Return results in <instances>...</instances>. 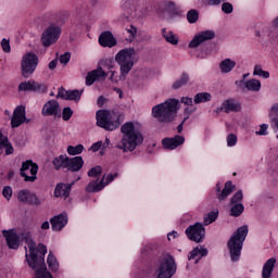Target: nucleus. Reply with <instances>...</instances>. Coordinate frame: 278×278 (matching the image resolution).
Listing matches in <instances>:
<instances>
[{
	"mask_svg": "<svg viewBox=\"0 0 278 278\" xmlns=\"http://www.w3.org/2000/svg\"><path fill=\"white\" fill-rule=\"evenodd\" d=\"M122 137L115 143V149L122 153H131L144 142L142 125L138 122H126L121 127Z\"/></svg>",
	"mask_w": 278,
	"mask_h": 278,
	"instance_id": "f257e3e1",
	"label": "nucleus"
},
{
	"mask_svg": "<svg viewBox=\"0 0 278 278\" xmlns=\"http://www.w3.org/2000/svg\"><path fill=\"white\" fill-rule=\"evenodd\" d=\"M3 236L7 240L9 249H18L21 247V240L28 247L29 254L26 252V262L28 266H34V258L40 255V250L36 248V242L31 239V231L25 228L21 232H16L15 229L4 230Z\"/></svg>",
	"mask_w": 278,
	"mask_h": 278,
	"instance_id": "f03ea898",
	"label": "nucleus"
},
{
	"mask_svg": "<svg viewBox=\"0 0 278 278\" xmlns=\"http://www.w3.org/2000/svg\"><path fill=\"white\" fill-rule=\"evenodd\" d=\"M178 108L179 100L168 99L152 108V116L156 118L159 123H173Z\"/></svg>",
	"mask_w": 278,
	"mask_h": 278,
	"instance_id": "7ed1b4c3",
	"label": "nucleus"
},
{
	"mask_svg": "<svg viewBox=\"0 0 278 278\" xmlns=\"http://www.w3.org/2000/svg\"><path fill=\"white\" fill-rule=\"evenodd\" d=\"M247 236H249V227L241 226L230 237L228 241V249L231 262H238L240 260V255H242V247L247 240Z\"/></svg>",
	"mask_w": 278,
	"mask_h": 278,
	"instance_id": "20e7f679",
	"label": "nucleus"
},
{
	"mask_svg": "<svg viewBox=\"0 0 278 278\" xmlns=\"http://www.w3.org/2000/svg\"><path fill=\"white\" fill-rule=\"evenodd\" d=\"M134 58H136V49L134 48L122 49L115 55V62L119 65V79L122 81H124L134 68Z\"/></svg>",
	"mask_w": 278,
	"mask_h": 278,
	"instance_id": "39448f33",
	"label": "nucleus"
},
{
	"mask_svg": "<svg viewBox=\"0 0 278 278\" xmlns=\"http://www.w3.org/2000/svg\"><path fill=\"white\" fill-rule=\"evenodd\" d=\"M97 125L105 131H114L121 127V115L116 112L100 110L96 114Z\"/></svg>",
	"mask_w": 278,
	"mask_h": 278,
	"instance_id": "423d86ee",
	"label": "nucleus"
},
{
	"mask_svg": "<svg viewBox=\"0 0 278 278\" xmlns=\"http://www.w3.org/2000/svg\"><path fill=\"white\" fill-rule=\"evenodd\" d=\"M38 249L40 255L33 258V266H29V268H33V270H35L36 278H53L51 273L47 271V264L45 263V255H47V245L39 243Z\"/></svg>",
	"mask_w": 278,
	"mask_h": 278,
	"instance_id": "0eeeda50",
	"label": "nucleus"
},
{
	"mask_svg": "<svg viewBox=\"0 0 278 278\" xmlns=\"http://www.w3.org/2000/svg\"><path fill=\"white\" fill-rule=\"evenodd\" d=\"M38 55L34 52H26L21 60V71L22 76L25 79H29L34 73H36V68H38Z\"/></svg>",
	"mask_w": 278,
	"mask_h": 278,
	"instance_id": "6e6552de",
	"label": "nucleus"
},
{
	"mask_svg": "<svg viewBox=\"0 0 278 278\" xmlns=\"http://www.w3.org/2000/svg\"><path fill=\"white\" fill-rule=\"evenodd\" d=\"M62 36V26L55 23H51L41 35V42L43 47H51L55 45L60 37Z\"/></svg>",
	"mask_w": 278,
	"mask_h": 278,
	"instance_id": "1a4fd4ad",
	"label": "nucleus"
},
{
	"mask_svg": "<svg viewBox=\"0 0 278 278\" xmlns=\"http://www.w3.org/2000/svg\"><path fill=\"white\" fill-rule=\"evenodd\" d=\"M185 233L191 242H197V244L205 240V226L203 223H194L186 228Z\"/></svg>",
	"mask_w": 278,
	"mask_h": 278,
	"instance_id": "9d476101",
	"label": "nucleus"
},
{
	"mask_svg": "<svg viewBox=\"0 0 278 278\" xmlns=\"http://www.w3.org/2000/svg\"><path fill=\"white\" fill-rule=\"evenodd\" d=\"M20 170V175L24 178V181H29L30 184H34V181L38 179V164L34 163V161L31 160L23 162Z\"/></svg>",
	"mask_w": 278,
	"mask_h": 278,
	"instance_id": "9b49d317",
	"label": "nucleus"
},
{
	"mask_svg": "<svg viewBox=\"0 0 278 278\" xmlns=\"http://www.w3.org/2000/svg\"><path fill=\"white\" fill-rule=\"evenodd\" d=\"M216 38V33L214 30H201L195 34L192 40L189 42V49H197L203 45V42H207V40H214Z\"/></svg>",
	"mask_w": 278,
	"mask_h": 278,
	"instance_id": "f8f14e48",
	"label": "nucleus"
},
{
	"mask_svg": "<svg viewBox=\"0 0 278 278\" xmlns=\"http://www.w3.org/2000/svg\"><path fill=\"white\" fill-rule=\"evenodd\" d=\"M242 199H244V194L242 190L237 191L230 199V215L238 217L244 212V204H242Z\"/></svg>",
	"mask_w": 278,
	"mask_h": 278,
	"instance_id": "ddd939ff",
	"label": "nucleus"
},
{
	"mask_svg": "<svg viewBox=\"0 0 278 278\" xmlns=\"http://www.w3.org/2000/svg\"><path fill=\"white\" fill-rule=\"evenodd\" d=\"M42 116H54L58 118L62 116V109L60 108V102L58 100L47 101L41 109Z\"/></svg>",
	"mask_w": 278,
	"mask_h": 278,
	"instance_id": "4468645a",
	"label": "nucleus"
},
{
	"mask_svg": "<svg viewBox=\"0 0 278 278\" xmlns=\"http://www.w3.org/2000/svg\"><path fill=\"white\" fill-rule=\"evenodd\" d=\"M152 8L151 3L142 2L137 8H134V10L128 9L126 11L128 14L127 18H144V16H149Z\"/></svg>",
	"mask_w": 278,
	"mask_h": 278,
	"instance_id": "2eb2a0df",
	"label": "nucleus"
},
{
	"mask_svg": "<svg viewBox=\"0 0 278 278\" xmlns=\"http://www.w3.org/2000/svg\"><path fill=\"white\" fill-rule=\"evenodd\" d=\"M186 137L181 135H175L174 137H166L162 139V147L165 151H175L179 147L184 146Z\"/></svg>",
	"mask_w": 278,
	"mask_h": 278,
	"instance_id": "dca6fc26",
	"label": "nucleus"
},
{
	"mask_svg": "<svg viewBox=\"0 0 278 278\" xmlns=\"http://www.w3.org/2000/svg\"><path fill=\"white\" fill-rule=\"evenodd\" d=\"M20 92H47V86L36 80L23 81L18 85Z\"/></svg>",
	"mask_w": 278,
	"mask_h": 278,
	"instance_id": "f3484780",
	"label": "nucleus"
},
{
	"mask_svg": "<svg viewBox=\"0 0 278 278\" xmlns=\"http://www.w3.org/2000/svg\"><path fill=\"white\" fill-rule=\"evenodd\" d=\"M81 94H84V89L66 90L61 87L59 88L56 97L58 99H64L65 101H75L76 103H79Z\"/></svg>",
	"mask_w": 278,
	"mask_h": 278,
	"instance_id": "a211bd4d",
	"label": "nucleus"
},
{
	"mask_svg": "<svg viewBox=\"0 0 278 278\" xmlns=\"http://www.w3.org/2000/svg\"><path fill=\"white\" fill-rule=\"evenodd\" d=\"M17 199L21 203H26L27 205H40V199L38 195L27 189L21 190L17 193Z\"/></svg>",
	"mask_w": 278,
	"mask_h": 278,
	"instance_id": "6ab92c4d",
	"label": "nucleus"
},
{
	"mask_svg": "<svg viewBox=\"0 0 278 278\" xmlns=\"http://www.w3.org/2000/svg\"><path fill=\"white\" fill-rule=\"evenodd\" d=\"M235 188L236 187L231 181H227L224 188L223 182H217L215 186V192L218 201H225V199H227V197L233 192Z\"/></svg>",
	"mask_w": 278,
	"mask_h": 278,
	"instance_id": "aec40b11",
	"label": "nucleus"
},
{
	"mask_svg": "<svg viewBox=\"0 0 278 278\" xmlns=\"http://www.w3.org/2000/svg\"><path fill=\"white\" fill-rule=\"evenodd\" d=\"M50 224L52 231H62L68 225V215L66 213L55 215L50 219Z\"/></svg>",
	"mask_w": 278,
	"mask_h": 278,
	"instance_id": "412c9836",
	"label": "nucleus"
},
{
	"mask_svg": "<svg viewBox=\"0 0 278 278\" xmlns=\"http://www.w3.org/2000/svg\"><path fill=\"white\" fill-rule=\"evenodd\" d=\"M105 77H108V74L101 66L98 68L89 72L86 77V86H92L94 81H103L105 80Z\"/></svg>",
	"mask_w": 278,
	"mask_h": 278,
	"instance_id": "4be33fe9",
	"label": "nucleus"
},
{
	"mask_svg": "<svg viewBox=\"0 0 278 278\" xmlns=\"http://www.w3.org/2000/svg\"><path fill=\"white\" fill-rule=\"evenodd\" d=\"M27 117L25 116V106H16L11 118V127L13 129L16 127H21L22 123H24Z\"/></svg>",
	"mask_w": 278,
	"mask_h": 278,
	"instance_id": "5701e85b",
	"label": "nucleus"
},
{
	"mask_svg": "<svg viewBox=\"0 0 278 278\" xmlns=\"http://www.w3.org/2000/svg\"><path fill=\"white\" fill-rule=\"evenodd\" d=\"M75 186V181L72 184H58L54 189V197L58 199L60 197H64V199H68L71 197V190Z\"/></svg>",
	"mask_w": 278,
	"mask_h": 278,
	"instance_id": "b1692460",
	"label": "nucleus"
},
{
	"mask_svg": "<svg viewBox=\"0 0 278 278\" xmlns=\"http://www.w3.org/2000/svg\"><path fill=\"white\" fill-rule=\"evenodd\" d=\"M207 249L203 248V245H198L190 252L188 260L189 262H191V260H194V264H199V262H201L203 257H207Z\"/></svg>",
	"mask_w": 278,
	"mask_h": 278,
	"instance_id": "393cba45",
	"label": "nucleus"
},
{
	"mask_svg": "<svg viewBox=\"0 0 278 278\" xmlns=\"http://www.w3.org/2000/svg\"><path fill=\"white\" fill-rule=\"evenodd\" d=\"M84 166V159L81 156L68 157L65 168H68L72 173H77L81 170Z\"/></svg>",
	"mask_w": 278,
	"mask_h": 278,
	"instance_id": "a878e982",
	"label": "nucleus"
},
{
	"mask_svg": "<svg viewBox=\"0 0 278 278\" xmlns=\"http://www.w3.org/2000/svg\"><path fill=\"white\" fill-rule=\"evenodd\" d=\"M99 43L101 47H116V38H114L111 31H104L99 37Z\"/></svg>",
	"mask_w": 278,
	"mask_h": 278,
	"instance_id": "bb28decb",
	"label": "nucleus"
},
{
	"mask_svg": "<svg viewBox=\"0 0 278 278\" xmlns=\"http://www.w3.org/2000/svg\"><path fill=\"white\" fill-rule=\"evenodd\" d=\"M219 110L222 112H226V114H229V112H240L241 106L238 101L229 99L222 103Z\"/></svg>",
	"mask_w": 278,
	"mask_h": 278,
	"instance_id": "cd10ccee",
	"label": "nucleus"
},
{
	"mask_svg": "<svg viewBox=\"0 0 278 278\" xmlns=\"http://www.w3.org/2000/svg\"><path fill=\"white\" fill-rule=\"evenodd\" d=\"M275 264H277V260L271 257L265 262L262 270V278H270L273 277V270H275Z\"/></svg>",
	"mask_w": 278,
	"mask_h": 278,
	"instance_id": "c85d7f7f",
	"label": "nucleus"
},
{
	"mask_svg": "<svg viewBox=\"0 0 278 278\" xmlns=\"http://www.w3.org/2000/svg\"><path fill=\"white\" fill-rule=\"evenodd\" d=\"M236 64H237L236 61H233L231 59H224L219 63V71L224 75H227V74L231 73V71H233L236 68Z\"/></svg>",
	"mask_w": 278,
	"mask_h": 278,
	"instance_id": "c756f323",
	"label": "nucleus"
},
{
	"mask_svg": "<svg viewBox=\"0 0 278 278\" xmlns=\"http://www.w3.org/2000/svg\"><path fill=\"white\" fill-rule=\"evenodd\" d=\"M155 251V244L147 243L141 247L139 257L140 260H149L153 252Z\"/></svg>",
	"mask_w": 278,
	"mask_h": 278,
	"instance_id": "7c9ffc66",
	"label": "nucleus"
},
{
	"mask_svg": "<svg viewBox=\"0 0 278 278\" xmlns=\"http://www.w3.org/2000/svg\"><path fill=\"white\" fill-rule=\"evenodd\" d=\"M162 36L166 40V42H169V45H179V37L173 33V30L168 28L162 29Z\"/></svg>",
	"mask_w": 278,
	"mask_h": 278,
	"instance_id": "2f4dec72",
	"label": "nucleus"
},
{
	"mask_svg": "<svg viewBox=\"0 0 278 278\" xmlns=\"http://www.w3.org/2000/svg\"><path fill=\"white\" fill-rule=\"evenodd\" d=\"M0 149L5 151V155H12L14 153V148L1 131H0Z\"/></svg>",
	"mask_w": 278,
	"mask_h": 278,
	"instance_id": "473e14b6",
	"label": "nucleus"
},
{
	"mask_svg": "<svg viewBox=\"0 0 278 278\" xmlns=\"http://www.w3.org/2000/svg\"><path fill=\"white\" fill-rule=\"evenodd\" d=\"M103 188H105V185H103L101 180L99 179L91 180L86 187V192H89V193L101 192Z\"/></svg>",
	"mask_w": 278,
	"mask_h": 278,
	"instance_id": "72a5a7b5",
	"label": "nucleus"
},
{
	"mask_svg": "<svg viewBox=\"0 0 278 278\" xmlns=\"http://www.w3.org/2000/svg\"><path fill=\"white\" fill-rule=\"evenodd\" d=\"M244 86L250 92H260L262 90V83L257 79L247 80Z\"/></svg>",
	"mask_w": 278,
	"mask_h": 278,
	"instance_id": "f704fd0d",
	"label": "nucleus"
},
{
	"mask_svg": "<svg viewBox=\"0 0 278 278\" xmlns=\"http://www.w3.org/2000/svg\"><path fill=\"white\" fill-rule=\"evenodd\" d=\"M212 101V93L210 92H199L194 96L193 102L199 105L200 103H207Z\"/></svg>",
	"mask_w": 278,
	"mask_h": 278,
	"instance_id": "c9c22d12",
	"label": "nucleus"
},
{
	"mask_svg": "<svg viewBox=\"0 0 278 278\" xmlns=\"http://www.w3.org/2000/svg\"><path fill=\"white\" fill-rule=\"evenodd\" d=\"M188 81H190V76L184 73L181 74L180 78H178L176 81L173 83L172 88L173 90H179V88H184V86H186Z\"/></svg>",
	"mask_w": 278,
	"mask_h": 278,
	"instance_id": "e433bc0d",
	"label": "nucleus"
},
{
	"mask_svg": "<svg viewBox=\"0 0 278 278\" xmlns=\"http://www.w3.org/2000/svg\"><path fill=\"white\" fill-rule=\"evenodd\" d=\"M67 160L68 156L66 154H61L52 161V164L56 170H60V168H66Z\"/></svg>",
	"mask_w": 278,
	"mask_h": 278,
	"instance_id": "4c0bfd02",
	"label": "nucleus"
},
{
	"mask_svg": "<svg viewBox=\"0 0 278 278\" xmlns=\"http://www.w3.org/2000/svg\"><path fill=\"white\" fill-rule=\"evenodd\" d=\"M165 10L168 12V21H174V18L179 16V11L177 10V7L174 4V2H167L165 4Z\"/></svg>",
	"mask_w": 278,
	"mask_h": 278,
	"instance_id": "58836bf2",
	"label": "nucleus"
},
{
	"mask_svg": "<svg viewBox=\"0 0 278 278\" xmlns=\"http://www.w3.org/2000/svg\"><path fill=\"white\" fill-rule=\"evenodd\" d=\"M217 219H218V211H212L204 216L202 225L204 227H207V225H212V223H216Z\"/></svg>",
	"mask_w": 278,
	"mask_h": 278,
	"instance_id": "ea45409f",
	"label": "nucleus"
},
{
	"mask_svg": "<svg viewBox=\"0 0 278 278\" xmlns=\"http://www.w3.org/2000/svg\"><path fill=\"white\" fill-rule=\"evenodd\" d=\"M269 118L275 125V127L278 129V103H274L269 110Z\"/></svg>",
	"mask_w": 278,
	"mask_h": 278,
	"instance_id": "a19ab883",
	"label": "nucleus"
},
{
	"mask_svg": "<svg viewBox=\"0 0 278 278\" xmlns=\"http://www.w3.org/2000/svg\"><path fill=\"white\" fill-rule=\"evenodd\" d=\"M114 179H118L117 172H113V173H110V174H104L100 181H102V184L105 188V186H110V184H112V181H114Z\"/></svg>",
	"mask_w": 278,
	"mask_h": 278,
	"instance_id": "79ce46f5",
	"label": "nucleus"
},
{
	"mask_svg": "<svg viewBox=\"0 0 278 278\" xmlns=\"http://www.w3.org/2000/svg\"><path fill=\"white\" fill-rule=\"evenodd\" d=\"M47 263L50 270H52L53 273L58 271V269L60 268L58 258H55L51 253L48 254Z\"/></svg>",
	"mask_w": 278,
	"mask_h": 278,
	"instance_id": "37998d69",
	"label": "nucleus"
},
{
	"mask_svg": "<svg viewBox=\"0 0 278 278\" xmlns=\"http://www.w3.org/2000/svg\"><path fill=\"white\" fill-rule=\"evenodd\" d=\"M67 153L68 155H81L84 153V146L78 144V146H68L67 147Z\"/></svg>",
	"mask_w": 278,
	"mask_h": 278,
	"instance_id": "c03bdc74",
	"label": "nucleus"
},
{
	"mask_svg": "<svg viewBox=\"0 0 278 278\" xmlns=\"http://www.w3.org/2000/svg\"><path fill=\"white\" fill-rule=\"evenodd\" d=\"M253 75H255L257 77H263V79H268V77H270V73H268L267 71L262 70L261 65H255L254 71H253Z\"/></svg>",
	"mask_w": 278,
	"mask_h": 278,
	"instance_id": "a18cd8bd",
	"label": "nucleus"
},
{
	"mask_svg": "<svg viewBox=\"0 0 278 278\" xmlns=\"http://www.w3.org/2000/svg\"><path fill=\"white\" fill-rule=\"evenodd\" d=\"M226 143H227V147L230 149L236 147V144H238V135L232 132L228 134L226 137Z\"/></svg>",
	"mask_w": 278,
	"mask_h": 278,
	"instance_id": "49530a36",
	"label": "nucleus"
},
{
	"mask_svg": "<svg viewBox=\"0 0 278 278\" xmlns=\"http://www.w3.org/2000/svg\"><path fill=\"white\" fill-rule=\"evenodd\" d=\"M187 21L188 23L194 24L197 21H199V11L191 9L187 13Z\"/></svg>",
	"mask_w": 278,
	"mask_h": 278,
	"instance_id": "de8ad7c7",
	"label": "nucleus"
},
{
	"mask_svg": "<svg viewBox=\"0 0 278 278\" xmlns=\"http://www.w3.org/2000/svg\"><path fill=\"white\" fill-rule=\"evenodd\" d=\"M126 34H128V42H131L138 34V28H136L134 25H129L126 27Z\"/></svg>",
	"mask_w": 278,
	"mask_h": 278,
	"instance_id": "09e8293b",
	"label": "nucleus"
},
{
	"mask_svg": "<svg viewBox=\"0 0 278 278\" xmlns=\"http://www.w3.org/2000/svg\"><path fill=\"white\" fill-rule=\"evenodd\" d=\"M68 16H71V13L68 11H61L56 15V23L64 25V23H66V21H68Z\"/></svg>",
	"mask_w": 278,
	"mask_h": 278,
	"instance_id": "8fccbe9b",
	"label": "nucleus"
},
{
	"mask_svg": "<svg viewBox=\"0 0 278 278\" xmlns=\"http://www.w3.org/2000/svg\"><path fill=\"white\" fill-rule=\"evenodd\" d=\"M103 174V167L96 166L88 170L87 175L88 177H101Z\"/></svg>",
	"mask_w": 278,
	"mask_h": 278,
	"instance_id": "3c124183",
	"label": "nucleus"
},
{
	"mask_svg": "<svg viewBox=\"0 0 278 278\" xmlns=\"http://www.w3.org/2000/svg\"><path fill=\"white\" fill-rule=\"evenodd\" d=\"M73 109H71V106H66L63 109V112H62V118L63 121H71V118L73 117Z\"/></svg>",
	"mask_w": 278,
	"mask_h": 278,
	"instance_id": "603ef678",
	"label": "nucleus"
},
{
	"mask_svg": "<svg viewBox=\"0 0 278 278\" xmlns=\"http://www.w3.org/2000/svg\"><path fill=\"white\" fill-rule=\"evenodd\" d=\"M0 45L4 53H10L12 51V47L10 46V39L3 38Z\"/></svg>",
	"mask_w": 278,
	"mask_h": 278,
	"instance_id": "864d4df0",
	"label": "nucleus"
},
{
	"mask_svg": "<svg viewBox=\"0 0 278 278\" xmlns=\"http://www.w3.org/2000/svg\"><path fill=\"white\" fill-rule=\"evenodd\" d=\"M222 12H224V14H231V12H233V5L229 2H224L222 4Z\"/></svg>",
	"mask_w": 278,
	"mask_h": 278,
	"instance_id": "5fc2aeb1",
	"label": "nucleus"
},
{
	"mask_svg": "<svg viewBox=\"0 0 278 278\" xmlns=\"http://www.w3.org/2000/svg\"><path fill=\"white\" fill-rule=\"evenodd\" d=\"M59 61H60L61 64L66 66V64H68V62H71V52H65L64 54H62L59 58Z\"/></svg>",
	"mask_w": 278,
	"mask_h": 278,
	"instance_id": "6e6d98bb",
	"label": "nucleus"
},
{
	"mask_svg": "<svg viewBox=\"0 0 278 278\" xmlns=\"http://www.w3.org/2000/svg\"><path fill=\"white\" fill-rule=\"evenodd\" d=\"M12 187L5 186L2 190V195L4 199H7V201H10V199H12Z\"/></svg>",
	"mask_w": 278,
	"mask_h": 278,
	"instance_id": "4d7b16f0",
	"label": "nucleus"
},
{
	"mask_svg": "<svg viewBox=\"0 0 278 278\" xmlns=\"http://www.w3.org/2000/svg\"><path fill=\"white\" fill-rule=\"evenodd\" d=\"M268 38L271 45H278V31L269 30Z\"/></svg>",
	"mask_w": 278,
	"mask_h": 278,
	"instance_id": "13d9d810",
	"label": "nucleus"
},
{
	"mask_svg": "<svg viewBox=\"0 0 278 278\" xmlns=\"http://www.w3.org/2000/svg\"><path fill=\"white\" fill-rule=\"evenodd\" d=\"M256 136H268V125H261L260 129L256 131Z\"/></svg>",
	"mask_w": 278,
	"mask_h": 278,
	"instance_id": "bf43d9fd",
	"label": "nucleus"
},
{
	"mask_svg": "<svg viewBox=\"0 0 278 278\" xmlns=\"http://www.w3.org/2000/svg\"><path fill=\"white\" fill-rule=\"evenodd\" d=\"M102 147H103V141H98V142L92 143L89 151L97 153V151H99Z\"/></svg>",
	"mask_w": 278,
	"mask_h": 278,
	"instance_id": "052dcab7",
	"label": "nucleus"
},
{
	"mask_svg": "<svg viewBox=\"0 0 278 278\" xmlns=\"http://www.w3.org/2000/svg\"><path fill=\"white\" fill-rule=\"evenodd\" d=\"M194 112H197V106H194V104L192 105H189L185 109V116H189L190 117V114H194Z\"/></svg>",
	"mask_w": 278,
	"mask_h": 278,
	"instance_id": "680f3d73",
	"label": "nucleus"
},
{
	"mask_svg": "<svg viewBox=\"0 0 278 278\" xmlns=\"http://www.w3.org/2000/svg\"><path fill=\"white\" fill-rule=\"evenodd\" d=\"M180 103H184V105L190 106V105H194V100H192V98L182 97L180 99Z\"/></svg>",
	"mask_w": 278,
	"mask_h": 278,
	"instance_id": "e2e57ef3",
	"label": "nucleus"
},
{
	"mask_svg": "<svg viewBox=\"0 0 278 278\" xmlns=\"http://www.w3.org/2000/svg\"><path fill=\"white\" fill-rule=\"evenodd\" d=\"M189 116H185L181 123L177 126V132L181 134L184 131V125H186V121H188Z\"/></svg>",
	"mask_w": 278,
	"mask_h": 278,
	"instance_id": "0e129e2a",
	"label": "nucleus"
},
{
	"mask_svg": "<svg viewBox=\"0 0 278 278\" xmlns=\"http://www.w3.org/2000/svg\"><path fill=\"white\" fill-rule=\"evenodd\" d=\"M175 238H179V232H178V231L173 230V231H170V232L167 233V239H168V240H173V239H175Z\"/></svg>",
	"mask_w": 278,
	"mask_h": 278,
	"instance_id": "69168bd1",
	"label": "nucleus"
},
{
	"mask_svg": "<svg viewBox=\"0 0 278 278\" xmlns=\"http://www.w3.org/2000/svg\"><path fill=\"white\" fill-rule=\"evenodd\" d=\"M58 67V59L52 60L49 64H48V68L50 71H55V68Z\"/></svg>",
	"mask_w": 278,
	"mask_h": 278,
	"instance_id": "338daca9",
	"label": "nucleus"
},
{
	"mask_svg": "<svg viewBox=\"0 0 278 278\" xmlns=\"http://www.w3.org/2000/svg\"><path fill=\"white\" fill-rule=\"evenodd\" d=\"M50 227H51V224H50L49 222H43V223L41 224V229H42L43 231H47V229H50Z\"/></svg>",
	"mask_w": 278,
	"mask_h": 278,
	"instance_id": "774afa93",
	"label": "nucleus"
}]
</instances>
